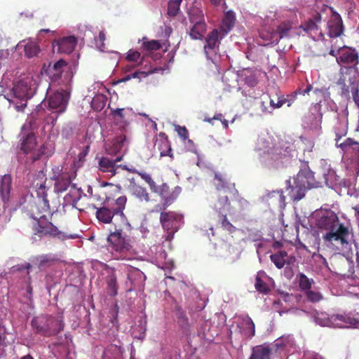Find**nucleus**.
Here are the masks:
<instances>
[{
  "instance_id": "1",
  "label": "nucleus",
  "mask_w": 359,
  "mask_h": 359,
  "mask_svg": "<svg viewBox=\"0 0 359 359\" xmlns=\"http://www.w3.org/2000/svg\"><path fill=\"white\" fill-rule=\"evenodd\" d=\"M126 201V196H120L110 207L104 205L97 208L95 213L100 222L114 226V231H110L107 241L113 257L118 260H131L134 257L132 245L123 235V229L130 227L123 213Z\"/></svg>"
},
{
  "instance_id": "2",
  "label": "nucleus",
  "mask_w": 359,
  "mask_h": 359,
  "mask_svg": "<svg viewBox=\"0 0 359 359\" xmlns=\"http://www.w3.org/2000/svg\"><path fill=\"white\" fill-rule=\"evenodd\" d=\"M215 180L217 200L214 204L213 209L217 213V222L223 229L231 233H233L236 228L227 219L226 213L224 212H231L232 207L229 196L230 198L236 197L238 195V190L234 183L228 182L220 173H215Z\"/></svg>"
},
{
  "instance_id": "3",
  "label": "nucleus",
  "mask_w": 359,
  "mask_h": 359,
  "mask_svg": "<svg viewBox=\"0 0 359 359\" xmlns=\"http://www.w3.org/2000/svg\"><path fill=\"white\" fill-rule=\"evenodd\" d=\"M34 208L36 210V212L34 209L32 210V217L34 220L32 224V230L34 235L40 238L48 237L57 238L60 241L74 238L73 236H68L59 230L56 226L47 219L44 214L50 212L51 210L47 198V194L43 191Z\"/></svg>"
},
{
  "instance_id": "4",
  "label": "nucleus",
  "mask_w": 359,
  "mask_h": 359,
  "mask_svg": "<svg viewBox=\"0 0 359 359\" xmlns=\"http://www.w3.org/2000/svg\"><path fill=\"white\" fill-rule=\"evenodd\" d=\"M287 183L288 195L293 201H300L307 190L320 186V182L315 179L314 172L309 168L300 170L294 177L292 184L290 180Z\"/></svg>"
},
{
  "instance_id": "5",
  "label": "nucleus",
  "mask_w": 359,
  "mask_h": 359,
  "mask_svg": "<svg viewBox=\"0 0 359 359\" xmlns=\"http://www.w3.org/2000/svg\"><path fill=\"white\" fill-rule=\"evenodd\" d=\"M32 95V88L27 81L21 80L16 83L7 100L9 102V107L13 108L17 111H23L27 106V100Z\"/></svg>"
},
{
  "instance_id": "6",
  "label": "nucleus",
  "mask_w": 359,
  "mask_h": 359,
  "mask_svg": "<svg viewBox=\"0 0 359 359\" xmlns=\"http://www.w3.org/2000/svg\"><path fill=\"white\" fill-rule=\"evenodd\" d=\"M62 313L57 316H39L32 320V327L39 334L50 335L55 334L63 329L64 323Z\"/></svg>"
},
{
  "instance_id": "7",
  "label": "nucleus",
  "mask_w": 359,
  "mask_h": 359,
  "mask_svg": "<svg viewBox=\"0 0 359 359\" xmlns=\"http://www.w3.org/2000/svg\"><path fill=\"white\" fill-rule=\"evenodd\" d=\"M170 203V200L166 198L163 203L155 205L152 212H161L159 220L164 231H178L182 216L174 211H165Z\"/></svg>"
},
{
  "instance_id": "8",
  "label": "nucleus",
  "mask_w": 359,
  "mask_h": 359,
  "mask_svg": "<svg viewBox=\"0 0 359 359\" xmlns=\"http://www.w3.org/2000/svg\"><path fill=\"white\" fill-rule=\"evenodd\" d=\"M349 231L344 224H339L335 229L323 235V241L329 245H334L337 250L344 248L348 243Z\"/></svg>"
},
{
  "instance_id": "9",
  "label": "nucleus",
  "mask_w": 359,
  "mask_h": 359,
  "mask_svg": "<svg viewBox=\"0 0 359 359\" xmlns=\"http://www.w3.org/2000/svg\"><path fill=\"white\" fill-rule=\"evenodd\" d=\"M189 15V21L193 25L189 32L190 37L194 40H202L207 29L203 12L198 9H194Z\"/></svg>"
},
{
  "instance_id": "10",
  "label": "nucleus",
  "mask_w": 359,
  "mask_h": 359,
  "mask_svg": "<svg viewBox=\"0 0 359 359\" xmlns=\"http://www.w3.org/2000/svg\"><path fill=\"white\" fill-rule=\"evenodd\" d=\"M339 224V217L332 210L320 211L316 215V226L318 229L330 231Z\"/></svg>"
},
{
  "instance_id": "11",
  "label": "nucleus",
  "mask_w": 359,
  "mask_h": 359,
  "mask_svg": "<svg viewBox=\"0 0 359 359\" xmlns=\"http://www.w3.org/2000/svg\"><path fill=\"white\" fill-rule=\"evenodd\" d=\"M322 17L320 13H316L310 18L304 22L300 27L309 34L314 40L323 39L324 34L321 29Z\"/></svg>"
},
{
  "instance_id": "12",
  "label": "nucleus",
  "mask_w": 359,
  "mask_h": 359,
  "mask_svg": "<svg viewBox=\"0 0 359 359\" xmlns=\"http://www.w3.org/2000/svg\"><path fill=\"white\" fill-rule=\"evenodd\" d=\"M123 158V156H116L114 159L102 156L98 160V168L102 172H107L111 177L118 172L119 169L128 170L127 165H118Z\"/></svg>"
},
{
  "instance_id": "13",
  "label": "nucleus",
  "mask_w": 359,
  "mask_h": 359,
  "mask_svg": "<svg viewBox=\"0 0 359 359\" xmlns=\"http://www.w3.org/2000/svg\"><path fill=\"white\" fill-rule=\"evenodd\" d=\"M337 62L339 65L355 67L359 63V53L355 48L344 46L337 50Z\"/></svg>"
},
{
  "instance_id": "14",
  "label": "nucleus",
  "mask_w": 359,
  "mask_h": 359,
  "mask_svg": "<svg viewBox=\"0 0 359 359\" xmlns=\"http://www.w3.org/2000/svg\"><path fill=\"white\" fill-rule=\"evenodd\" d=\"M57 261L54 255L50 254H46L36 256L32 261V264L27 263L21 267L17 266V269L21 271L22 269H27V274L29 273L30 270L36 266L39 270H44L50 267Z\"/></svg>"
},
{
  "instance_id": "15",
  "label": "nucleus",
  "mask_w": 359,
  "mask_h": 359,
  "mask_svg": "<svg viewBox=\"0 0 359 359\" xmlns=\"http://www.w3.org/2000/svg\"><path fill=\"white\" fill-rule=\"evenodd\" d=\"M53 174L52 179L55 181V189L57 192H63L70 186L72 178V174L67 172H62V169L55 167L53 169Z\"/></svg>"
},
{
  "instance_id": "16",
  "label": "nucleus",
  "mask_w": 359,
  "mask_h": 359,
  "mask_svg": "<svg viewBox=\"0 0 359 359\" xmlns=\"http://www.w3.org/2000/svg\"><path fill=\"white\" fill-rule=\"evenodd\" d=\"M329 9L332 15L327 24L328 35L331 38H337L344 33L343 21L341 15L334 11L332 8L330 7Z\"/></svg>"
},
{
  "instance_id": "17",
  "label": "nucleus",
  "mask_w": 359,
  "mask_h": 359,
  "mask_svg": "<svg viewBox=\"0 0 359 359\" xmlns=\"http://www.w3.org/2000/svg\"><path fill=\"white\" fill-rule=\"evenodd\" d=\"M69 102V95L64 92H55L48 99V107L56 112L65 111Z\"/></svg>"
},
{
  "instance_id": "18",
  "label": "nucleus",
  "mask_w": 359,
  "mask_h": 359,
  "mask_svg": "<svg viewBox=\"0 0 359 359\" xmlns=\"http://www.w3.org/2000/svg\"><path fill=\"white\" fill-rule=\"evenodd\" d=\"M155 145L157 147V149L160 152L161 157L169 156L171 159L174 158L170 142L168 140V135L165 133L161 132L158 134Z\"/></svg>"
},
{
  "instance_id": "19",
  "label": "nucleus",
  "mask_w": 359,
  "mask_h": 359,
  "mask_svg": "<svg viewBox=\"0 0 359 359\" xmlns=\"http://www.w3.org/2000/svg\"><path fill=\"white\" fill-rule=\"evenodd\" d=\"M131 287L127 292H140L144 290L146 276L139 269H135L128 274Z\"/></svg>"
},
{
  "instance_id": "20",
  "label": "nucleus",
  "mask_w": 359,
  "mask_h": 359,
  "mask_svg": "<svg viewBox=\"0 0 359 359\" xmlns=\"http://www.w3.org/2000/svg\"><path fill=\"white\" fill-rule=\"evenodd\" d=\"M344 154L351 155L353 158L359 161V142L354 139L348 137L343 142L337 144Z\"/></svg>"
},
{
  "instance_id": "21",
  "label": "nucleus",
  "mask_w": 359,
  "mask_h": 359,
  "mask_svg": "<svg viewBox=\"0 0 359 359\" xmlns=\"http://www.w3.org/2000/svg\"><path fill=\"white\" fill-rule=\"evenodd\" d=\"M255 287L257 292H271L273 280L264 271H259L255 277Z\"/></svg>"
},
{
  "instance_id": "22",
  "label": "nucleus",
  "mask_w": 359,
  "mask_h": 359,
  "mask_svg": "<svg viewBox=\"0 0 359 359\" xmlns=\"http://www.w3.org/2000/svg\"><path fill=\"white\" fill-rule=\"evenodd\" d=\"M69 69L70 67L65 60H59L48 69V74L51 81L58 82L62 79L63 72Z\"/></svg>"
},
{
  "instance_id": "23",
  "label": "nucleus",
  "mask_w": 359,
  "mask_h": 359,
  "mask_svg": "<svg viewBox=\"0 0 359 359\" xmlns=\"http://www.w3.org/2000/svg\"><path fill=\"white\" fill-rule=\"evenodd\" d=\"M12 189V177L11 175L6 174L0 180V196L4 204H8L11 198Z\"/></svg>"
},
{
  "instance_id": "24",
  "label": "nucleus",
  "mask_w": 359,
  "mask_h": 359,
  "mask_svg": "<svg viewBox=\"0 0 359 359\" xmlns=\"http://www.w3.org/2000/svg\"><path fill=\"white\" fill-rule=\"evenodd\" d=\"M77 39L74 36L62 37L57 41V50L61 53L69 54L75 48Z\"/></svg>"
},
{
  "instance_id": "25",
  "label": "nucleus",
  "mask_w": 359,
  "mask_h": 359,
  "mask_svg": "<svg viewBox=\"0 0 359 359\" xmlns=\"http://www.w3.org/2000/svg\"><path fill=\"white\" fill-rule=\"evenodd\" d=\"M36 146V140L34 134L29 132L22 134L20 140L19 148L24 154L31 152Z\"/></svg>"
},
{
  "instance_id": "26",
  "label": "nucleus",
  "mask_w": 359,
  "mask_h": 359,
  "mask_svg": "<svg viewBox=\"0 0 359 359\" xmlns=\"http://www.w3.org/2000/svg\"><path fill=\"white\" fill-rule=\"evenodd\" d=\"M123 352L121 345L112 344L104 348L102 359H123Z\"/></svg>"
},
{
  "instance_id": "27",
  "label": "nucleus",
  "mask_w": 359,
  "mask_h": 359,
  "mask_svg": "<svg viewBox=\"0 0 359 359\" xmlns=\"http://www.w3.org/2000/svg\"><path fill=\"white\" fill-rule=\"evenodd\" d=\"M219 33L217 29H215L211 31L205 38V45L204 46V51L205 54L208 55V49L215 50V49L219 48Z\"/></svg>"
},
{
  "instance_id": "28",
  "label": "nucleus",
  "mask_w": 359,
  "mask_h": 359,
  "mask_svg": "<svg viewBox=\"0 0 359 359\" xmlns=\"http://www.w3.org/2000/svg\"><path fill=\"white\" fill-rule=\"evenodd\" d=\"M235 22V13L232 11H228L226 12L220 27L221 31L223 32L222 36H220V39H222L224 35H226L231 30V29L234 27Z\"/></svg>"
},
{
  "instance_id": "29",
  "label": "nucleus",
  "mask_w": 359,
  "mask_h": 359,
  "mask_svg": "<svg viewBox=\"0 0 359 359\" xmlns=\"http://www.w3.org/2000/svg\"><path fill=\"white\" fill-rule=\"evenodd\" d=\"M104 267L107 273L106 277L107 289L110 292H117L118 287L115 269L106 264L104 265Z\"/></svg>"
},
{
  "instance_id": "30",
  "label": "nucleus",
  "mask_w": 359,
  "mask_h": 359,
  "mask_svg": "<svg viewBox=\"0 0 359 359\" xmlns=\"http://www.w3.org/2000/svg\"><path fill=\"white\" fill-rule=\"evenodd\" d=\"M243 327L239 326L240 332L246 338H251L255 335V329L252 320L249 316H245L242 322Z\"/></svg>"
},
{
  "instance_id": "31",
  "label": "nucleus",
  "mask_w": 359,
  "mask_h": 359,
  "mask_svg": "<svg viewBox=\"0 0 359 359\" xmlns=\"http://www.w3.org/2000/svg\"><path fill=\"white\" fill-rule=\"evenodd\" d=\"M127 142L126 136L121 135L116 137L112 141L111 145L107 149V151L110 154H114L121 151Z\"/></svg>"
},
{
  "instance_id": "32",
  "label": "nucleus",
  "mask_w": 359,
  "mask_h": 359,
  "mask_svg": "<svg viewBox=\"0 0 359 359\" xmlns=\"http://www.w3.org/2000/svg\"><path fill=\"white\" fill-rule=\"evenodd\" d=\"M291 29L292 25L290 22L287 21L280 23L278 26L276 32L273 34V38L276 37L274 41L278 42L280 39L288 37Z\"/></svg>"
},
{
  "instance_id": "33",
  "label": "nucleus",
  "mask_w": 359,
  "mask_h": 359,
  "mask_svg": "<svg viewBox=\"0 0 359 359\" xmlns=\"http://www.w3.org/2000/svg\"><path fill=\"white\" fill-rule=\"evenodd\" d=\"M105 187H109L111 189V191H110L111 192H114V193H118V194L120 193L121 189L119 185H114V184H109L107 182H103L102 184V188L100 190V194L101 195H99L97 197V195L95 194V195H93V197L96 198L97 200H98V201L109 200L111 198V196H108L107 194L109 193L103 189V188Z\"/></svg>"
},
{
  "instance_id": "34",
  "label": "nucleus",
  "mask_w": 359,
  "mask_h": 359,
  "mask_svg": "<svg viewBox=\"0 0 359 359\" xmlns=\"http://www.w3.org/2000/svg\"><path fill=\"white\" fill-rule=\"evenodd\" d=\"M299 286L304 292H312V285L315 283L313 278H309L303 273H299L297 276Z\"/></svg>"
},
{
  "instance_id": "35",
  "label": "nucleus",
  "mask_w": 359,
  "mask_h": 359,
  "mask_svg": "<svg viewBox=\"0 0 359 359\" xmlns=\"http://www.w3.org/2000/svg\"><path fill=\"white\" fill-rule=\"evenodd\" d=\"M143 59L144 56H141V54L139 51L133 49H130L126 55V60L128 62H137L140 60V62L135 65V67L142 64ZM133 67H134V66L128 65L126 67V71H130Z\"/></svg>"
},
{
  "instance_id": "36",
  "label": "nucleus",
  "mask_w": 359,
  "mask_h": 359,
  "mask_svg": "<svg viewBox=\"0 0 359 359\" xmlns=\"http://www.w3.org/2000/svg\"><path fill=\"white\" fill-rule=\"evenodd\" d=\"M271 350L267 346H257L253 348L250 359H270Z\"/></svg>"
},
{
  "instance_id": "37",
  "label": "nucleus",
  "mask_w": 359,
  "mask_h": 359,
  "mask_svg": "<svg viewBox=\"0 0 359 359\" xmlns=\"http://www.w3.org/2000/svg\"><path fill=\"white\" fill-rule=\"evenodd\" d=\"M355 79H351L348 74H342L337 81V84L341 86L342 93L347 95L349 93V85L353 86Z\"/></svg>"
},
{
  "instance_id": "38",
  "label": "nucleus",
  "mask_w": 359,
  "mask_h": 359,
  "mask_svg": "<svg viewBox=\"0 0 359 359\" xmlns=\"http://www.w3.org/2000/svg\"><path fill=\"white\" fill-rule=\"evenodd\" d=\"M53 350L58 359L72 358L69 345L67 344H56Z\"/></svg>"
},
{
  "instance_id": "39",
  "label": "nucleus",
  "mask_w": 359,
  "mask_h": 359,
  "mask_svg": "<svg viewBox=\"0 0 359 359\" xmlns=\"http://www.w3.org/2000/svg\"><path fill=\"white\" fill-rule=\"evenodd\" d=\"M294 345V338L292 335L290 334L287 336H282L274 341V346L277 348H285L287 349H289V348L293 347Z\"/></svg>"
},
{
  "instance_id": "40",
  "label": "nucleus",
  "mask_w": 359,
  "mask_h": 359,
  "mask_svg": "<svg viewBox=\"0 0 359 359\" xmlns=\"http://www.w3.org/2000/svg\"><path fill=\"white\" fill-rule=\"evenodd\" d=\"M314 320L321 326L332 327V315L330 316L325 312L317 313L314 316Z\"/></svg>"
},
{
  "instance_id": "41",
  "label": "nucleus",
  "mask_w": 359,
  "mask_h": 359,
  "mask_svg": "<svg viewBox=\"0 0 359 359\" xmlns=\"http://www.w3.org/2000/svg\"><path fill=\"white\" fill-rule=\"evenodd\" d=\"M89 146H86L83 148V149L79 153L77 156L74 158L73 161V169L74 170V175H76V171L81 167L83 166L84 162L86 161V157L89 152Z\"/></svg>"
},
{
  "instance_id": "42",
  "label": "nucleus",
  "mask_w": 359,
  "mask_h": 359,
  "mask_svg": "<svg viewBox=\"0 0 359 359\" xmlns=\"http://www.w3.org/2000/svg\"><path fill=\"white\" fill-rule=\"evenodd\" d=\"M24 50L25 55L30 58L36 56L40 52L41 49L37 42L34 41H28L24 46Z\"/></svg>"
},
{
  "instance_id": "43",
  "label": "nucleus",
  "mask_w": 359,
  "mask_h": 359,
  "mask_svg": "<svg viewBox=\"0 0 359 359\" xmlns=\"http://www.w3.org/2000/svg\"><path fill=\"white\" fill-rule=\"evenodd\" d=\"M130 190L132 194L139 199L142 201L144 200L145 201H148L149 200V194L145 188L134 183L130 186Z\"/></svg>"
},
{
  "instance_id": "44",
  "label": "nucleus",
  "mask_w": 359,
  "mask_h": 359,
  "mask_svg": "<svg viewBox=\"0 0 359 359\" xmlns=\"http://www.w3.org/2000/svg\"><path fill=\"white\" fill-rule=\"evenodd\" d=\"M287 256V252L279 251L276 253L272 254L270 256V259L278 269H282L285 264V257Z\"/></svg>"
},
{
  "instance_id": "45",
  "label": "nucleus",
  "mask_w": 359,
  "mask_h": 359,
  "mask_svg": "<svg viewBox=\"0 0 359 359\" xmlns=\"http://www.w3.org/2000/svg\"><path fill=\"white\" fill-rule=\"evenodd\" d=\"M141 48L145 51H154L161 48V44L159 41L149 40L147 37H143Z\"/></svg>"
},
{
  "instance_id": "46",
  "label": "nucleus",
  "mask_w": 359,
  "mask_h": 359,
  "mask_svg": "<svg viewBox=\"0 0 359 359\" xmlns=\"http://www.w3.org/2000/svg\"><path fill=\"white\" fill-rule=\"evenodd\" d=\"M107 97L104 95H95L91 102L92 108L96 111H100L106 105Z\"/></svg>"
},
{
  "instance_id": "47",
  "label": "nucleus",
  "mask_w": 359,
  "mask_h": 359,
  "mask_svg": "<svg viewBox=\"0 0 359 359\" xmlns=\"http://www.w3.org/2000/svg\"><path fill=\"white\" fill-rule=\"evenodd\" d=\"M182 1V0H170L168 2L167 13L169 16L175 17L178 14Z\"/></svg>"
},
{
  "instance_id": "48",
  "label": "nucleus",
  "mask_w": 359,
  "mask_h": 359,
  "mask_svg": "<svg viewBox=\"0 0 359 359\" xmlns=\"http://www.w3.org/2000/svg\"><path fill=\"white\" fill-rule=\"evenodd\" d=\"M337 271L336 273H339L343 276L347 275L346 268L350 267L351 266L352 262H351L348 259L344 257H341L337 262Z\"/></svg>"
},
{
  "instance_id": "49",
  "label": "nucleus",
  "mask_w": 359,
  "mask_h": 359,
  "mask_svg": "<svg viewBox=\"0 0 359 359\" xmlns=\"http://www.w3.org/2000/svg\"><path fill=\"white\" fill-rule=\"evenodd\" d=\"M348 126L345 123H339V125L335 128V142L336 147L337 144H339V140L347 134Z\"/></svg>"
},
{
  "instance_id": "50",
  "label": "nucleus",
  "mask_w": 359,
  "mask_h": 359,
  "mask_svg": "<svg viewBox=\"0 0 359 359\" xmlns=\"http://www.w3.org/2000/svg\"><path fill=\"white\" fill-rule=\"evenodd\" d=\"M124 109L123 108H117L115 109H111V115L113 117V120L115 124L124 123V115H123Z\"/></svg>"
},
{
  "instance_id": "51",
  "label": "nucleus",
  "mask_w": 359,
  "mask_h": 359,
  "mask_svg": "<svg viewBox=\"0 0 359 359\" xmlns=\"http://www.w3.org/2000/svg\"><path fill=\"white\" fill-rule=\"evenodd\" d=\"M359 326V315L353 316L351 313H346L345 327Z\"/></svg>"
},
{
  "instance_id": "52",
  "label": "nucleus",
  "mask_w": 359,
  "mask_h": 359,
  "mask_svg": "<svg viewBox=\"0 0 359 359\" xmlns=\"http://www.w3.org/2000/svg\"><path fill=\"white\" fill-rule=\"evenodd\" d=\"M128 171L132 172V173H136L137 175H139L141 178L142 180H144L149 185V187L152 189L154 187H155V182L154 181L152 180L151 177L150 176L149 174L147 173V172H139L138 170H137L135 168H128Z\"/></svg>"
},
{
  "instance_id": "53",
  "label": "nucleus",
  "mask_w": 359,
  "mask_h": 359,
  "mask_svg": "<svg viewBox=\"0 0 359 359\" xmlns=\"http://www.w3.org/2000/svg\"><path fill=\"white\" fill-rule=\"evenodd\" d=\"M68 198H70L72 205L74 206L76 205L81 198V191L76 189L74 186H72L69 193L65 196V199L68 200Z\"/></svg>"
},
{
  "instance_id": "54",
  "label": "nucleus",
  "mask_w": 359,
  "mask_h": 359,
  "mask_svg": "<svg viewBox=\"0 0 359 359\" xmlns=\"http://www.w3.org/2000/svg\"><path fill=\"white\" fill-rule=\"evenodd\" d=\"M299 297H304L313 303L318 302L323 298L320 293H303V295L299 294V296H295L297 301H298Z\"/></svg>"
},
{
  "instance_id": "55",
  "label": "nucleus",
  "mask_w": 359,
  "mask_h": 359,
  "mask_svg": "<svg viewBox=\"0 0 359 359\" xmlns=\"http://www.w3.org/2000/svg\"><path fill=\"white\" fill-rule=\"evenodd\" d=\"M229 201L235 200L237 202L238 205V210L239 212L246 210L249 206V202L247 200H245V198H241L239 196L238 192V195L236 197L230 198V196H229Z\"/></svg>"
},
{
  "instance_id": "56",
  "label": "nucleus",
  "mask_w": 359,
  "mask_h": 359,
  "mask_svg": "<svg viewBox=\"0 0 359 359\" xmlns=\"http://www.w3.org/2000/svg\"><path fill=\"white\" fill-rule=\"evenodd\" d=\"M345 318L346 313L332 315V327H345Z\"/></svg>"
},
{
  "instance_id": "57",
  "label": "nucleus",
  "mask_w": 359,
  "mask_h": 359,
  "mask_svg": "<svg viewBox=\"0 0 359 359\" xmlns=\"http://www.w3.org/2000/svg\"><path fill=\"white\" fill-rule=\"evenodd\" d=\"M155 70L146 71H137L130 74L131 79H138L140 81L142 78L147 77L149 74L154 73Z\"/></svg>"
},
{
  "instance_id": "58",
  "label": "nucleus",
  "mask_w": 359,
  "mask_h": 359,
  "mask_svg": "<svg viewBox=\"0 0 359 359\" xmlns=\"http://www.w3.org/2000/svg\"><path fill=\"white\" fill-rule=\"evenodd\" d=\"M176 130L177 132L178 135L183 140H186L189 138V132L184 126L182 127V126H177Z\"/></svg>"
},
{
  "instance_id": "59",
  "label": "nucleus",
  "mask_w": 359,
  "mask_h": 359,
  "mask_svg": "<svg viewBox=\"0 0 359 359\" xmlns=\"http://www.w3.org/2000/svg\"><path fill=\"white\" fill-rule=\"evenodd\" d=\"M45 149H46V147L44 145H42L38 149L37 152L34 153L32 155V161H36L39 160L41 158V156L45 154Z\"/></svg>"
},
{
  "instance_id": "60",
  "label": "nucleus",
  "mask_w": 359,
  "mask_h": 359,
  "mask_svg": "<svg viewBox=\"0 0 359 359\" xmlns=\"http://www.w3.org/2000/svg\"><path fill=\"white\" fill-rule=\"evenodd\" d=\"M6 332L4 326L0 325V345H6Z\"/></svg>"
},
{
  "instance_id": "61",
  "label": "nucleus",
  "mask_w": 359,
  "mask_h": 359,
  "mask_svg": "<svg viewBox=\"0 0 359 359\" xmlns=\"http://www.w3.org/2000/svg\"><path fill=\"white\" fill-rule=\"evenodd\" d=\"M351 93L353 101L355 104H359V88L358 86H353L351 88Z\"/></svg>"
},
{
  "instance_id": "62",
  "label": "nucleus",
  "mask_w": 359,
  "mask_h": 359,
  "mask_svg": "<svg viewBox=\"0 0 359 359\" xmlns=\"http://www.w3.org/2000/svg\"><path fill=\"white\" fill-rule=\"evenodd\" d=\"M285 102L284 100H279L277 102H275L273 100H270V105L272 108V110L281 107Z\"/></svg>"
},
{
  "instance_id": "63",
  "label": "nucleus",
  "mask_w": 359,
  "mask_h": 359,
  "mask_svg": "<svg viewBox=\"0 0 359 359\" xmlns=\"http://www.w3.org/2000/svg\"><path fill=\"white\" fill-rule=\"evenodd\" d=\"M223 115L221 113L215 114L212 118H205L204 119L205 121L212 123V120H219L222 121L223 119Z\"/></svg>"
},
{
  "instance_id": "64",
  "label": "nucleus",
  "mask_w": 359,
  "mask_h": 359,
  "mask_svg": "<svg viewBox=\"0 0 359 359\" xmlns=\"http://www.w3.org/2000/svg\"><path fill=\"white\" fill-rule=\"evenodd\" d=\"M8 53L4 50H0V68L1 67L4 60L7 58Z\"/></svg>"
}]
</instances>
